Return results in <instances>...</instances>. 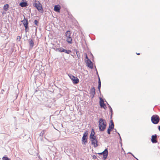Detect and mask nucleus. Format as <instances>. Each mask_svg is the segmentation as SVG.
<instances>
[{"mask_svg": "<svg viewBox=\"0 0 160 160\" xmlns=\"http://www.w3.org/2000/svg\"><path fill=\"white\" fill-rule=\"evenodd\" d=\"M22 22H23V25H24L25 24L27 23V24H28V20L25 18H24L23 20L22 21Z\"/></svg>", "mask_w": 160, "mask_h": 160, "instance_id": "aec40b11", "label": "nucleus"}, {"mask_svg": "<svg viewBox=\"0 0 160 160\" xmlns=\"http://www.w3.org/2000/svg\"><path fill=\"white\" fill-rule=\"evenodd\" d=\"M9 8V5L8 4H6L4 5L3 9L6 11H7Z\"/></svg>", "mask_w": 160, "mask_h": 160, "instance_id": "6ab92c4d", "label": "nucleus"}, {"mask_svg": "<svg viewBox=\"0 0 160 160\" xmlns=\"http://www.w3.org/2000/svg\"><path fill=\"white\" fill-rule=\"evenodd\" d=\"M86 63L87 66L89 68L92 69L93 68L92 63L90 59L86 60Z\"/></svg>", "mask_w": 160, "mask_h": 160, "instance_id": "1a4fd4ad", "label": "nucleus"}, {"mask_svg": "<svg viewBox=\"0 0 160 160\" xmlns=\"http://www.w3.org/2000/svg\"><path fill=\"white\" fill-rule=\"evenodd\" d=\"M98 84L101 85V82L99 78Z\"/></svg>", "mask_w": 160, "mask_h": 160, "instance_id": "cd10ccee", "label": "nucleus"}, {"mask_svg": "<svg viewBox=\"0 0 160 160\" xmlns=\"http://www.w3.org/2000/svg\"><path fill=\"white\" fill-rule=\"evenodd\" d=\"M95 132L94 131V130L93 129H92V131L91 133V134L90 136V138H96V137L94 136Z\"/></svg>", "mask_w": 160, "mask_h": 160, "instance_id": "2eb2a0df", "label": "nucleus"}, {"mask_svg": "<svg viewBox=\"0 0 160 160\" xmlns=\"http://www.w3.org/2000/svg\"><path fill=\"white\" fill-rule=\"evenodd\" d=\"M2 160H9L8 158L7 157H3L2 158Z\"/></svg>", "mask_w": 160, "mask_h": 160, "instance_id": "b1692460", "label": "nucleus"}, {"mask_svg": "<svg viewBox=\"0 0 160 160\" xmlns=\"http://www.w3.org/2000/svg\"><path fill=\"white\" fill-rule=\"evenodd\" d=\"M88 133V131H86L84 132L83 134V137L82 139V144H83L85 145L86 143L87 142V139Z\"/></svg>", "mask_w": 160, "mask_h": 160, "instance_id": "20e7f679", "label": "nucleus"}, {"mask_svg": "<svg viewBox=\"0 0 160 160\" xmlns=\"http://www.w3.org/2000/svg\"><path fill=\"white\" fill-rule=\"evenodd\" d=\"M99 125L98 127L100 131H104L106 128L107 125V123L105 120L100 118L99 119Z\"/></svg>", "mask_w": 160, "mask_h": 160, "instance_id": "f257e3e1", "label": "nucleus"}, {"mask_svg": "<svg viewBox=\"0 0 160 160\" xmlns=\"http://www.w3.org/2000/svg\"><path fill=\"white\" fill-rule=\"evenodd\" d=\"M158 129L160 131V126H159L158 127Z\"/></svg>", "mask_w": 160, "mask_h": 160, "instance_id": "7c9ffc66", "label": "nucleus"}, {"mask_svg": "<svg viewBox=\"0 0 160 160\" xmlns=\"http://www.w3.org/2000/svg\"><path fill=\"white\" fill-rule=\"evenodd\" d=\"M101 86V85L98 84V88L99 90H100Z\"/></svg>", "mask_w": 160, "mask_h": 160, "instance_id": "bb28decb", "label": "nucleus"}, {"mask_svg": "<svg viewBox=\"0 0 160 160\" xmlns=\"http://www.w3.org/2000/svg\"><path fill=\"white\" fill-rule=\"evenodd\" d=\"M100 104L101 108H103L104 109H105V108H106L105 104L104 103L103 100L101 98L100 99Z\"/></svg>", "mask_w": 160, "mask_h": 160, "instance_id": "9b49d317", "label": "nucleus"}, {"mask_svg": "<svg viewBox=\"0 0 160 160\" xmlns=\"http://www.w3.org/2000/svg\"><path fill=\"white\" fill-rule=\"evenodd\" d=\"M90 138L92 142V144L94 146V147H96L98 146V141L96 139V138Z\"/></svg>", "mask_w": 160, "mask_h": 160, "instance_id": "0eeeda50", "label": "nucleus"}, {"mask_svg": "<svg viewBox=\"0 0 160 160\" xmlns=\"http://www.w3.org/2000/svg\"><path fill=\"white\" fill-rule=\"evenodd\" d=\"M65 49L63 48H57L56 50V51H58V52H63L64 51Z\"/></svg>", "mask_w": 160, "mask_h": 160, "instance_id": "a211bd4d", "label": "nucleus"}, {"mask_svg": "<svg viewBox=\"0 0 160 160\" xmlns=\"http://www.w3.org/2000/svg\"><path fill=\"white\" fill-rule=\"evenodd\" d=\"M45 132V130H42L40 133V135L42 137L43 136V135L44 134Z\"/></svg>", "mask_w": 160, "mask_h": 160, "instance_id": "5701e85b", "label": "nucleus"}, {"mask_svg": "<svg viewBox=\"0 0 160 160\" xmlns=\"http://www.w3.org/2000/svg\"><path fill=\"white\" fill-rule=\"evenodd\" d=\"M99 155L103 154V158L104 159H106L108 155V151L107 149H105L102 152L98 153Z\"/></svg>", "mask_w": 160, "mask_h": 160, "instance_id": "6e6552de", "label": "nucleus"}, {"mask_svg": "<svg viewBox=\"0 0 160 160\" xmlns=\"http://www.w3.org/2000/svg\"><path fill=\"white\" fill-rule=\"evenodd\" d=\"M38 21L37 20H35V21H34V23H35V24L36 25H38Z\"/></svg>", "mask_w": 160, "mask_h": 160, "instance_id": "393cba45", "label": "nucleus"}, {"mask_svg": "<svg viewBox=\"0 0 160 160\" xmlns=\"http://www.w3.org/2000/svg\"><path fill=\"white\" fill-rule=\"evenodd\" d=\"M63 52H65V53H66L67 54H69L70 53H71L72 52V51L70 50H67L65 49L64 51Z\"/></svg>", "mask_w": 160, "mask_h": 160, "instance_id": "4be33fe9", "label": "nucleus"}, {"mask_svg": "<svg viewBox=\"0 0 160 160\" xmlns=\"http://www.w3.org/2000/svg\"><path fill=\"white\" fill-rule=\"evenodd\" d=\"M69 77L74 84H76L78 83L79 80L77 77H75L72 75H69Z\"/></svg>", "mask_w": 160, "mask_h": 160, "instance_id": "423d86ee", "label": "nucleus"}, {"mask_svg": "<svg viewBox=\"0 0 160 160\" xmlns=\"http://www.w3.org/2000/svg\"><path fill=\"white\" fill-rule=\"evenodd\" d=\"M151 120L153 123L157 124L159 121L160 118L158 115H154L151 117Z\"/></svg>", "mask_w": 160, "mask_h": 160, "instance_id": "f03ea898", "label": "nucleus"}, {"mask_svg": "<svg viewBox=\"0 0 160 160\" xmlns=\"http://www.w3.org/2000/svg\"><path fill=\"white\" fill-rule=\"evenodd\" d=\"M108 134H110V132L111 131L110 130H109L108 129Z\"/></svg>", "mask_w": 160, "mask_h": 160, "instance_id": "c85d7f7f", "label": "nucleus"}, {"mask_svg": "<svg viewBox=\"0 0 160 160\" xmlns=\"http://www.w3.org/2000/svg\"><path fill=\"white\" fill-rule=\"evenodd\" d=\"M33 6L36 7L40 12H43V10L42 5L39 2H38V3H34L33 4Z\"/></svg>", "mask_w": 160, "mask_h": 160, "instance_id": "39448f33", "label": "nucleus"}, {"mask_svg": "<svg viewBox=\"0 0 160 160\" xmlns=\"http://www.w3.org/2000/svg\"><path fill=\"white\" fill-rule=\"evenodd\" d=\"M94 157H95V158H96V157L95 156H93V158H94Z\"/></svg>", "mask_w": 160, "mask_h": 160, "instance_id": "473e14b6", "label": "nucleus"}, {"mask_svg": "<svg viewBox=\"0 0 160 160\" xmlns=\"http://www.w3.org/2000/svg\"><path fill=\"white\" fill-rule=\"evenodd\" d=\"M136 54L138 55H139L140 54V53H136Z\"/></svg>", "mask_w": 160, "mask_h": 160, "instance_id": "2f4dec72", "label": "nucleus"}, {"mask_svg": "<svg viewBox=\"0 0 160 160\" xmlns=\"http://www.w3.org/2000/svg\"><path fill=\"white\" fill-rule=\"evenodd\" d=\"M90 94L92 98H93L95 94V89L94 87L92 88L91 89Z\"/></svg>", "mask_w": 160, "mask_h": 160, "instance_id": "ddd939ff", "label": "nucleus"}, {"mask_svg": "<svg viewBox=\"0 0 160 160\" xmlns=\"http://www.w3.org/2000/svg\"><path fill=\"white\" fill-rule=\"evenodd\" d=\"M29 42L30 46L31 48H32L34 46V42L31 39L29 40Z\"/></svg>", "mask_w": 160, "mask_h": 160, "instance_id": "f3484780", "label": "nucleus"}, {"mask_svg": "<svg viewBox=\"0 0 160 160\" xmlns=\"http://www.w3.org/2000/svg\"><path fill=\"white\" fill-rule=\"evenodd\" d=\"M111 125H109L108 129L112 131L114 128V125L112 120L110 121Z\"/></svg>", "mask_w": 160, "mask_h": 160, "instance_id": "4468645a", "label": "nucleus"}, {"mask_svg": "<svg viewBox=\"0 0 160 160\" xmlns=\"http://www.w3.org/2000/svg\"><path fill=\"white\" fill-rule=\"evenodd\" d=\"M85 56H86V58L87 59V60H88V59H89L88 58V57L87 55V54H85Z\"/></svg>", "mask_w": 160, "mask_h": 160, "instance_id": "c756f323", "label": "nucleus"}, {"mask_svg": "<svg viewBox=\"0 0 160 160\" xmlns=\"http://www.w3.org/2000/svg\"><path fill=\"white\" fill-rule=\"evenodd\" d=\"M157 136L156 135H152L151 137V141L153 143H156L157 142Z\"/></svg>", "mask_w": 160, "mask_h": 160, "instance_id": "f8f14e48", "label": "nucleus"}, {"mask_svg": "<svg viewBox=\"0 0 160 160\" xmlns=\"http://www.w3.org/2000/svg\"><path fill=\"white\" fill-rule=\"evenodd\" d=\"M19 5L22 7H24L28 6L27 3L26 1L20 3Z\"/></svg>", "mask_w": 160, "mask_h": 160, "instance_id": "dca6fc26", "label": "nucleus"}, {"mask_svg": "<svg viewBox=\"0 0 160 160\" xmlns=\"http://www.w3.org/2000/svg\"><path fill=\"white\" fill-rule=\"evenodd\" d=\"M21 39V37L19 36H18L17 37V40H18V41H20V40Z\"/></svg>", "mask_w": 160, "mask_h": 160, "instance_id": "a878e982", "label": "nucleus"}, {"mask_svg": "<svg viewBox=\"0 0 160 160\" xmlns=\"http://www.w3.org/2000/svg\"><path fill=\"white\" fill-rule=\"evenodd\" d=\"M70 32L68 30L65 33V36L66 38V41L69 43H71L72 41V39L70 36Z\"/></svg>", "mask_w": 160, "mask_h": 160, "instance_id": "7ed1b4c3", "label": "nucleus"}, {"mask_svg": "<svg viewBox=\"0 0 160 160\" xmlns=\"http://www.w3.org/2000/svg\"><path fill=\"white\" fill-rule=\"evenodd\" d=\"M61 7L60 5H57L54 6V10L55 12H60Z\"/></svg>", "mask_w": 160, "mask_h": 160, "instance_id": "9d476101", "label": "nucleus"}, {"mask_svg": "<svg viewBox=\"0 0 160 160\" xmlns=\"http://www.w3.org/2000/svg\"><path fill=\"white\" fill-rule=\"evenodd\" d=\"M24 26L25 27V31L26 32H27L28 31V24H25L24 25Z\"/></svg>", "mask_w": 160, "mask_h": 160, "instance_id": "412c9836", "label": "nucleus"}]
</instances>
